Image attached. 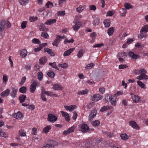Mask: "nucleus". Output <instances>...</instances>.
I'll list each match as a JSON object with an SVG mask.
<instances>
[{
    "mask_svg": "<svg viewBox=\"0 0 148 148\" xmlns=\"http://www.w3.org/2000/svg\"><path fill=\"white\" fill-rule=\"evenodd\" d=\"M57 145L58 143L56 141L51 140L50 141V144L46 145L42 148H54L55 146Z\"/></svg>",
    "mask_w": 148,
    "mask_h": 148,
    "instance_id": "5",
    "label": "nucleus"
},
{
    "mask_svg": "<svg viewBox=\"0 0 148 148\" xmlns=\"http://www.w3.org/2000/svg\"><path fill=\"white\" fill-rule=\"evenodd\" d=\"M137 83L138 85L142 88L145 89L146 88V85L140 81H137Z\"/></svg>",
    "mask_w": 148,
    "mask_h": 148,
    "instance_id": "31",
    "label": "nucleus"
},
{
    "mask_svg": "<svg viewBox=\"0 0 148 148\" xmlns=\"http://www.w3.org/2000/svg\"><path fill=\"white\" fill-rule=\"evenodd\" d=\"M10 91V89H7L5 91L1 93V96L3 97H4L6 96H7L9 95Z\"/></svg>",
    "mask_w": 148,
    "mask_h": 148,
    "instance_id": "20",
    "label": "nucleus"
},
{
    "mask_svg": "<svg viewBox=\"0 0 148 148\" xmlns=\"http://www.w3.org/2000/svg\"><path fill=\"white\" fill-rule=\"evenodd\" d=\"M83 50L82 49H80L77 55V57L80 58H81L83 56Z\"/></svg>",
    "mask_w": 148,
    "mask_h": 148,
    "instance_id": "50",
    "label": "nucleus"
},
{
    "mask_svg": "<svg viewBox=\"0 0 148 148\" xmlns=\"http://www.w3.org/2000/svg\"><path fill=\"white\" fill-rule=\"evenodd\" d=\"M62 116L64 117L65 120L68 122L70 121V117L69 114L66 112L63 111H61Z\"/></svg>",
    "mask_w": 148,
    "mask_h": 148,
    "instance_id": "16",
    "label": "nucleus"
},
{
    "mask_svg": "<svg viewBox=\"0 0 148 148\" xmlns=\"http://www.w3.org/2000/svg\"><path fill=\"white\" fill-rule=\"evenodd\" d=\"M73 23L75 24V25L73 26L72 28L75 31H77L82 24L81 22L77 21L75 19H74Z\"/></svg>",
    "mask_w": 148,
    "mask_h": 148,
    "instance_id": "3",
    "label": "nucleus"
},
{
    "mask_svg": "<svg viewBox=\"0 0 148 148\" xmlns=\"http://www.w3.org/2000/svg\"><path fill=\"white\" fill-rule=\"evenodd\" d=\"M77 107L75 105H71L70 106H64V108L67 110H69L70 111H72L73 110L76 109Z\"/></svg>",
    "mask_w": 148,
    "mask_h": 148,
    "instance_id": "17",
    "label": "nucleus"
},
{
    "mask_svg": "<svg viewBox=\"0 0 148 148\" xmlns=\"http://www.w3.org/2000/svg\"><path fill=\"white\" fill-rule=\"evenodd\" d=\"M92 97V101H95L101 99L102 98L101 95L99 94L93 95V96Z\"/></svg>",
    "mask_w": 148,
    "mask_h": 148,
    "instance_id": "12",
    "label": "nucleus"
},
{
    "mask_svg": "<svg viewBox=\"0 0 148 148\" xmlns=\"http://www.w3.org/2000/svg\"><path fill=\"white\" fill-rule=\"evenodd\" d=\"M27 91V88L25 86H23L21 87L19 89V92L22 93H25Z\"/></svg>",
    "mask_w": 148,
    "mask_h": 148,
    "instance_id": "36",
    "label": "nucleus"
},
{
    "mask_svg": "<svg viewBox=\"0 0 148 148\" xmlns=\"http://www.w3.org/2000/svg\"><path fill=\"white\" fill-rule=\"evenodd\" d=\"M104 44L103 43H101L99 44H95L93 46V48H96L97 47H101L103 46Z\"/></svg>",
    "mask_w": 148,
    "mask_h": 148,
    "instance_id": "62",
    "label": "nucleus"
},
{
    "mask_svg": "<svg viewBox=\"0 0 148 148\" xmlns=\"http://www.w3.org/2000/svg\"><path fill=\"white\" fill-rule=\"evenodd\" d=\"M92 124L94 127L98 126L100 124V122L98 120H95L92 122Z\"/></svg>",
    "mask_w": 148,
    "mask_h": 148,
    "instance_id": "45",
    "label": "nucleus"
},
{
    "mask_svg": "<svg viewBox=\"0 0 148 148\" xmlns=\"http://www.w3.org/2000/svg\"><path fill=\"white\" fill-rule=\"evenodd\" d=\"M112 107H109L108 106H103L100 110V111L103 112L107 110L108 109H110L112 108Z\"/></svg>",
    "mask_w": 148,
    "mask_h": 148,
    "instance_id": "38",
    "label": "nucleus"
},
{
    "mask_svg": "<svg viewBox=\"0 0 148 148\" xmlns=\"http://www.w3.org/2000/svg\"><path fill=\"white\" fill-rule=\"evenodd\" d=\"M97 111L96 109H94L91 111V113L89 116V119L90 121L97 114Z\"/></svg>",
    "mask_w": 148,
    "mask_h": 148,
    "instance_id": "14",
    "label": "nucleus"
},
{
    "mask_svg": "<svg viewBox=\"0 0 148 148\" xmlns=\"http://www.w3.org/2000/svg\"><path fill=\"white\" fill-rule=\"evenodd\" d=\"M37 130L35 127L33 128L32 130V134L36 135L37 134Z\"/></svg>",
    "mask_w": 148,
    "mask_h": 148,
    "instance_id": "61",
    "label": "nucleus"
},
{
    "mask_svg": "<svg viewBox=\"0 0 148 148\" xmlns=\"http://www.w3.org/2000/svg\"><path fill=\"white\" fill-rule=\"evenodd\" d=\"M38 79L39 80L41 81L43 77V74L41 72H39L38 73Z\"/></svg>",
    "mask_w": 148,
    "mask_h": 148,
    "instance_id": "54",
    "label": "nucleus"
},
{
    "mask_svg": "<svg viewBox=\"0 0 148 148\" xmlns=\"http://www.w3.org/2000/svg\"><path fill=\"white\" fill-rule=\"evenodd\" d=\"M99 23V20L97 19H96L92 23L93 25L96 26L98 25Z\"/></svg>",
    "mask_w": 148,
    "mask_h": 148,
    "instance_id": "58",
    "label": "nucleus"
},
{
    "mask_svg": "<svg viewBox=\"0 0 148 148\" xmlns=\"http://www.w3.org/2000/svg\"><path fill=\"white\" fill-rule=\"evenodd\" d=\"M89 91V90L87 89L82 90L79 91L77 92L78 95H85L87 94Z\"/></svg>",
    "mask_w": 148,
    "mask_h": 148,
    "instance_id": "25",
    "label": "nucleus"
},
{
    "mask_svg": "<svg viewBox=\"0 0 148 148\" xmlns=\"http://www.w3.org/2000/svg\"><path fill=\"white\" fill-rule=\"evenodd\" d=\"M23 115L22 113L20 112H18L13 115L14 117L18 119H21L23 118Z\"/></svg>",
    "mask_w": 148,
    "mask_h": 148,
    "instance_id": "15",
    "label": "nucleus"
},
{
    "mask_svg": "<svg viewBox=\"0 0 148 148\" xmlns=\"http://www.w3.org/2000/svg\"><path fill=\"white\" fill-rule=\"evenodd\" d=\"M8 78L6 74L3 75V81L4 82H6L8 81Z\"/></svg>",
    "mask_w": 148,
    "mask_h": 148,
    "instance_id": "60",
    "label": "nucleus"
},
{
    "mask_svg": "<svg viewBox=\"0 0 148 148\" xmlns=\"http://www.w3.org/2000/svg\"><path fill=\"white\" fill-rule=\"evenodd\" d=\"M49 65L52 67L53 68L55 69L58 70H59V69L58 68L56 65V63L54 62L53 63L49 62Z\"/></svg>",
    "mask_w": 148,
    "mask_h": 148,
    "instance_id": "41",
    "label": "nucleus"
},
{
    "mask_svg": "<svg viewBox=\"0 0 148 148\" xmlns=\"http://www.w3.org/2000/svg\"><path fill=\"white\" fill-rule=\"evenodd\" d=\"M116 98H112L111 99V100H110V101L111 102V104L113 106H115L116 105Z\"/></svg>",
    "mask_w": 148,
    "mask_h": 148,
    "instance_id": "46",
    "label": "nucleus"
},
{
    "mask_svg": "<svg viewBox=\"0 0 148 148\" xmlns=\"http://www.w3.org/2000/svg\"><path fill=\"white\" fill-rule=\"evenodd\" d=\"M0 136L4 138H6L7 136L6 133L3 132L1 129H0Z\"/></svg>",
    "mask_w": 148,
    "mask_h": 148,
    "instance_id": "42",
    "label": "nucleus"
},
{
    "mask_svg": "<svg viewBox=\"0 0 148 148\" xmlns=\"http://www.w3.org/2000/svg\"><path fill=\"white\" fill-rule=\"evenodd\" d=\"M75 127V126L73 125L71 127L69 128L67 130L64 131L63 134L64 135H66L70 134L71 132H74Z\"/></svg>",
    "mask_w": 148,
    "mask_h": 148,
    "instance_id": "9",
    "label": "nucleus"
},
{
    "mask_svg": "<svg viewBox=\"0 0 148 148\" xmlns=\"http://www.w3.org/2000/svg\"><path fill=\"white\" fill-rule=\"evenodd\" d=\"M27 22L26 21H23L22 22L21 25V28L24 29L26 27Z\"/></svg>",
    "mask_w": 148,
    "mask_h": 148,
    "instance_id": "52",
    "label": "nucleus"
},
{
    "mask_svg": "<svg viewBox=\"0 0 148 148\" xmlns=\"http://www.w3.org/2000/svg\"><path fill=\"white\" fill-rule=\"evenodd\" d=\"M85 7L86 6L84 5H80L76 8V11L79 13H80L83 11Z\"/></svg>",
    "mask_w": 148,
    "mask_h": 148,
    "instance_id": "28",
    "label": "nucleus"
},
{
    "mask_svg": "<svg viewBox=\"0 0 148 148\" xmlns=\"http://www.w3.org/2000/svg\"><path fill=\"white\" fill-rule=\"evenodd\" d=\"M57 117L54 114H49L48 115L47 118V120L51 123H54L57 120Z\"/></svg>",
    "mask_w": 148,
    "mask_h": 148,
    "instance_id": "6",
    "label": "nucleus"
},
{
    "mask_svg": "<svg viewBox=\"0 0 148 148\" xmlns=\"http://www.w3.org/2000/svg\"><path fill=\"white\" fill-rule=\"evenodd\" d=\"M52 89L54 90H62L63 88L60 84L56 83L53 85Z\"/></svg>",
    "mask_w": 148,
    "mask_h": 148,
    "instance_id": "11",
    "label": "nucleus"
},
{
    "mask_svg": "<svg viewBox=\"0 0 148 148\" xmlns=\"http://www.w3.org/2000/svg\"><path fill=\"white\" fill-rule=\"evenodd\" d=\"M129 55L132 59H136L140 57V56L138 55L134 54L133 52L130 51L128 53Z\"/></svg>",
    "mask_w": 148,
    "mask_h": 148,
    "instance_id": "19",
    "label": "nucleus"
},
{
    "mask_svg": "<svg viewBox=\"0 0 148 148\" xmlns=\"http://www.w3.org/2000/svg\"><path fill=\"white\" fill-rule=\"evenodd\" d=\"M51 128V125H47L43 129L42 132L43 133L47 134Z\"/></svg>",
    "mask_w": 148,
    "mask_h": 148,
    "instance_id": "29",
    "label": "nucleus"
},
{
    "mask_svg": "<svg viewBox=\"0 0 148 148\" xmlns=\"http://www.w3.org/2000/svg\"><path fill=\"white\" fill-rule=\"evenodd\" d=\"M132 100L135 103H137L141 100V98L138 95H134L132 96Z\"/></svg>",
    "mask_w": 148,
    "mask_h": 148,
    "instance_id": "23",
    "label": "nucleus"
},
{
    "mask_svg": "<svg viewBox=\"0 0 148 148\" xmlns=\"http://www.w3.org/2000/svg\"><path fill=\"white\" fill-rule=\"evenodd\" d=\"M26 96L24 95H21L19 97V99L20 100L21 103L23 102L25 99Z\"/></svg>",
    "mask_w": 148,
    "mask_h": 148,
    "instance_id": "35",
    "label": "nucleus"
},
{
    "mask_svg": "<svg viewBox=\"0 0 148 148\" xmlns=\"http://www.w3.org/2000/svg\"><path fill=\"white\" fill-rule=\"evenodd\" d=\"M12 91L10 92V95L12 98L16 97L17 95L18 89L12 87L11 88Z\"/></svg>",
    "mask_w": 148,
    "mask_h": 148,
    "instance_id": "13",
    "label": "nucleus"
},
{
    "mask_svg": "<svg viewBox=\"0 0 148 148\" xmlns=\"http://www.w3.org/2000/svg\"><path fill=\"white\" fill-rule=\"evenodd\" d=\"M56 22V20L55 19H49L47 20L45 23V24L47 25H50L53 23H55Z\"/></svg>",
    "mask_w": 148,
    "mask_h": 148,
    "instance_id": "27",
    "label": "nucleus"
},
{
    "mask_svg": "<svg viewBox=\"0 0 148 148\" xmlns=\"http://www.w3.org/2000/svg\"><path fill=\"white\" fill-rule=\"evenodd\" d=\"M7 25V28H9L11 26L10 23L8 21L6 22L5 20L1 21L0 23V36L1 35L3 34V31L5 28V27L6 25Z\"/></svg>",
    "mask_w": 148,
    "mask_h": 148,
    "instance_id": "1",
    "label": "nucleus"
},
{
    "mask_svg": "<svg viewBox=\"0 0 148 148\" xmlns=\"http://www.w3.org/2000/svg\"><path fill=\"white\" fill-rule=\"evenodd\" d=\"M112 98V96L111 95L107 94L105 95V98L107 102L110 101Z\"/></svg>",
    "mask_w": 148,
    "mask_h": 148,
    "instance_id": "39",
    "label": "nucleus"
},
{
    "mask_svg": "<svg viewBox=\"0 0 148 148\" xmlns=\"http://www.w3.org/2000/svg\"><path fill=\"white\" fill-rule=\"evenodd\" d=\"M37 85L38 83L36 81L33 79L32 80V84L29 87L30 91L31 92L34 93L35 92Z\"/></svg>",
    "mask_w": 148,
    "mask_h": 148,
    "instance_id": "4",
    "label": "nucleus"
},
{
    "mask_svg": "<svg viewBox=\"0 0 148 148\" xmlns=\"http://www.w3.org/2000/svg\"><path fill=\"white\" fill-rule=\"evenodd\" d=\"M127 55L126 53L124 52H122L118 54V56L119 57H122L124 56H126Z\"/></svg>",
    "mask_w": 148,
    "mask_h": 148,
    "instance_id": "56",
    "label": "nucleus"
},
{
    "mask_svg": "<svg viewBox=\"0 0 148 148\" xmlns=\"http://www.w3.org/2000/svg\"><path fill=\"white\" fill-rule=\"evenodd\" d=\"M44 51L45 52H47L51 56H55L54 53L52 51V50L51 49L48 48H45L44 49Z\"/></svg>",
    "mask_w": 148,
    "mask_h": 148,
    "instance_id": "26",
    "label": "nucleus"
},
{
    "mask_svg": "<svg viewBox=\"0 0 148 148\" xmlns=\"http://www.w3.org/2000/svg\"><path fill=\"white\" fill-rule=\"evenodd\" d=\"M27 54V50L25 49H23L21 51L20 55L22 58H25Z\"/></svg>",
    "mask_w": 148,
    "mask_h": 148,
    "instance_id": "21",
    "label": "nucleus"
},
{
    "mask_svg": "<svg viewBox=\"0 0 148 148\" xmlns=\"http://www.w3.org/2000/svg\"><path fill=\"white\" fill-rule=\"evenodd\" d=\"M127 67L126 64H121L119 66V69H123Z\"/></svg>",
    "mask_w": 148,
    "mask_h": 148,
    "instance_id": "63",
    "label": "nucleus"
},
{
    "mask_svg": "<svg viewBox=\"0 0 148 148\" xmlns=\"http://www.w3.org/2000/svg\"><path fill=\"white\" fill-rule=\"evenodd\" d=\"M45 93H41V97L43 101H47V99L45 97Z\"/></svg>",
    "mask_w": 148,
    "mask_h": 148,
    "instance_id": "59",
    "label": "nucleus"
},
{
    "mask_svg": "<svg viewBox=\"0 0 148 148\" xmlns=\"http://www.w3.org/2000/svg\"><path fill=\"white\" fill-rule=\"evenodd\" d=\"M41 36L46 39L48 38L49 37V35L47 33L44 32L42 33Z\"/></svg>",
    "mask_w": 148,
    "mask_h": 148,
    "instance_id": "49",
    "label": "nucleus"
},
{
    "mask_svg": "<svg viewBox=\"0 0 148 148\" xmlns=\"http://www.w3.org/2000/svg\"><path fill=\"white\" fill-rule=\"evenodd\" d=\"M81 130L83 133L90 132L88 126L86 124H83L81 126Z\"/></svg>",
    "mask_w": 148,
    "mask_h": 148,
    "instance_id": "7",
    "label": "nucleus"
},
{
    "mask_svg": "<svg viewBox=\"0 0 148 148\" xmlns=\"http://www.w3.org/2000/svg\"><path fill=\"white\" fill-rule=\"evenodd\" d=\"M45 25L43 23H41L39 25V29L41 31H47V29L45 27Z\"/></svg>",
    "mask_w": 148,
    "mask_h": 148,
    "instance_id": "30",
    "label": "nucleus"
},
{
    "mask_svg": "<svg viewBox=\"0 0 148 148\" xmlns=\"http://www.w3.org/2000/svg\"><path fill=\"white\" fill-rule=\"evenodd\" d=\"M74 48H71L68 50L65 51L63 54V56H66L70 55L71 53L74 50Z\"/></svg>",
    "mask_w": 148,
    "mask_h": 148,
    "instance_id": "24",
    "label": "nucleus"
},
{
    "mask_svg": "<svg viewBox=\"0 0 148 148\" xmlns=\"http://www.w3.org/2000/svg\"><path fill=\"white\" fill-rule=\"evenodd\" d=\"M26 80V77L25 76H24L21 79V82L19 83V84L21 85H23L25 82Z\"/></svg>",
    "mask_w": 148,
    "mask_h": 148,
    "instance_id": "57",
    "label": "nucleus"
},
{
    "mask_svg": "<svg viewBox=\"0 0 148 148\" xmlns=\"http://www.w3.org/2000/svg\"><path fill=\"white\" fill-rule=\"evenodd\" d=\"M56 39L54 40L53 42L52 45L53 46H56V47H57L61 40L60 38H61V36L58 35H56Z\"/></svg>",
    "mask_w": 148,
    "mask_h": 148,
    "instance_id": "10",
    "label": "nucleus"
},
{
    "mask_svg": "<svg viewBox=\"0 0 148 148\" xmlns=\"http://www.w3.org/2000/svg\"><path fill=\"white\" fill-rule=\"evenodd\" d=\"M59 66L63 69H66L68 67L67 64L65 63L63 64H59Z\"/></svg>",
    "mask_w": 148,
    "mask_h": 148,
    "instance_id": "48",
    "label": "nucleus"
},
{
    "mask_svg": "<svg viewBox=\"0 0 148 148\" xmlns=\"http://www.w3.org/2000/svg\"><path fill=\"white\" fill-rule=\"evenodd\" d=\"M129 124L134 129L138 130L140 129V126L134 121H131L129 122Z\"/></svg>",
    "mask_w": 148,
    "mask_h": 148,
    "instance_id": "8",
    "label": "nucleus"
},
{
    "mask_svg": "<svg viewBox=\"0 0 148 148\" xmlns=\"http://www.w3.org/2000/svg\"><path fill=\"white\" fill-rule=\"evenodd\" d=\"M103 23L105 27H109L111 23L110 19L108 18L105 19L103 21Z\"/></svg>",
    "mask_w": 148,
    "mask_h": 148,
    "instance_id": "18",
    "label": "nucleus"
},
{
    "mask_svg": "<svg viewBox=\"0 0 148 148\" xmlns=\"http://www.w3.org/2000/svg\"><path fill=\"white\" fill-rule=\"evenodd\" d=\"M47 75L48 76L51 78H53L54 77L55 74L53 72L50 71L47 73Z\"/></svg>",
    "mask_w": 148,
    "mask_h": 148,
    "instance_id": "47",
    "label": "nucleus"
},
{
    "mask_svg": "<svg viewBox=\"0 0 148 148\" xmlns=\"http://www.w3.org/2000/svg\"><path fill=\"white\" fill-rule=\"evenodd\" d=\"M32 42L34 44H40L41 43L39 40L37 38H34L32 40Z\"/></svg>",
    "mask_w": 148,
    "mask_h": 148,
    "instance_id": "53",
    "label": "nucleus"
},
{
    "mask_svg": "<svg viewBox=\"0 0 148 148\" xmlns=\"http://www.w3.org/2000/svg\"><path fill=\"white\" fill-rule=\"evenodd\" d=\"M96 9V7L94 5H91L89 7V9L90 10L95 11Z\"/></svg>",
    "mask_w": 148,
    "mask_h": 148,
    "instance_id": "64",
    "label": "nucleus"
},
{
    "mask_svg": "<svg viewBox=\"0 0 148 148\" xmlns=\"http://www.w3.org/2000/svg\"><path fill=\"white\" fill-rule=\"evenodd\" d=\"M74 40L72 38L70 40H68L66 38L64 42V44H66L67 42L69 43H73L74 42Z\"/></svg>",
    "mask_w": 148,
    "mask_h": 148,
    "instance_id": "44",
    "label": "nucleus"
},
{
    "mask_svg": "<svg viewBox=\"0 0 148 148\" xmlns=\"http://www.w3.org/2000/svg\"><path fill=\"white\" fill-rule=\"evenodd\" d=\"M124 6L125 7V8L127 10H129L133 8L132 5L130 4L127 3H125Z\"/></svg>",
    "mask_w": 148,
    "mask_h": 148,
    "instance_id": "37",
    "label": "nucleus"
},
{
    "mask_svg": "<svg viewBox=\"0 0 148 148\" xmlns=\"http://www.w3.org/2000/svg\"><path fill=\"white\" fill-rule=\"evenodd\" d=\"M148 32V25H146L141 28L140 31V34H139L138 36V38L140 39L143 38L145 36V34Z\"/></svg>",
    "mask_w": 148,
    "mask_h": 148,
    "instance_id": "2",
    "label": "nucleus"
},
{
    "mask_svg": "<svg viewBox=\"0 0 148 148\" xmlns=\"http://www.w3.org/2000/svg\"><path fill=\"white\" fill-rule=\"evenodd\" d=\"M120 137L122 139L124 140H126L129 138L128 136L126 134H121Z\"/></svg>",
    "mask_w": 148,
    "mask_h": 148,
    "instance_id": "40",
    "label": "nucleus"
},
{
    "mask_svg": "<svg viewBox=\"0 0 148 148\" xmlns=\"http://www.w3.org/2000/svg\"><path fill=\"white\" fill-rule=\"evenodd\" d=\"M38 17L37 16H30L29 18V21L32 22H34L37 20Z\"/></svg>",
    "mask_w": 148,
    "mask_h": 148,
    "instance_id": "43",
    "label": "nucleus"
},
{
    "mask_svg": "<svg viewBox=\"0 0 148 148\" xmlns=\"http://www.w3.org/2000/svg\"><path fill=\"white\" fill-rule=\"evenodd\" d=\"M94 66V64L93 63H90L88 64L86 67V68L90 69H92Z\"/></svg>",
    "mask_w": 148,
    "mask_h": 148,
    "instance_id": "51",
    "label": "nucleus"
},
{
    "mask_svg": "<svg viewBox=\"0 0 148 148\" xmlns=\"http://www.w3.org/2000/svg\"><path fill=\"white\" fill-rule=\"evenodd\" d=\"M19 3L21 5H23L28 3V0H20Z\"/></svg>",
    "mask_w": 148,
    "mask_h": 148,
    "instance_id": "55",
    "label": "nucleus"
},
{
    "mask_svg": "<svg viewBox=\"0 0 148 148\" xmlns=\"http://www.w3.org/2000/svg\"><path fill=\"white\" fill-rule=\"evenodd\" d=\"M47 61V59L45 57H43L39 60L40 63V64H44Z\"/></svg>",
    "mask_w": 148,
    "mask_h": 148,
    "instance_id": "32",
    "label": "nucleus"
},
{
    "mask_svg": "<svg viewBox=\"0 0 148 148\" xmlns=\"http://www.w3.org/2000/svg\"><path fill=\"white\" fill-rule=\"evenodd\" d=\"M136 79L139 80L147 79H148V76L145 74H141L137 77Z\"/></svg>",
    "mask_w": 148,
    "mask_h": 148,
    "instance_id": "22",
    "label": "nucleus"
},
{
    "mask_svg": "<svg viewBox=\"0 0 148 148\" xmlns=\"http://www.w3.org/2000/svg\"><path fill=\"white\" fill-rule=\"evenodd\" d=\"M114 32V29L113 27H111L108 29L107 33L109 36L112 35Z\"/></svg>",
    "mask_w": 148,
    "mask_h": 148,
    "instance_id": "33",
    "label": "nucleus"
},
{
    "mask_svg": "<svg viewBox=\"0 0 148 148\" xmlns=\"http://www.w3.org/2000/svg\"><path fill=\"white\" fill-rule=\"evenodd\" d=\"M19 135L21 137H24L26 136V132L24 130L21 129L19 130Z\"/></svg>",
    "mask_w": 148,
    "mask_h": 148,
    "instance_id": "34",
    "label": "nucleus"
}]
</instances>
